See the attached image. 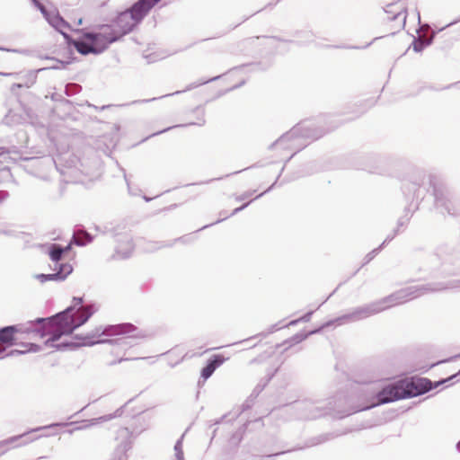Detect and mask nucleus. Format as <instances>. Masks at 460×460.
Returning a JSON list of instances; mask_svg holds the SVG:
<instances>
[{"mask_svg": "<svg viewBox=\"0 0 460 460\" xmlns=\"http://www.w3.org/2000/svg\"><path fill=\"white\" fill-rule=\"evenodd\" d=\"M56 148L55 154L46 155L44 152L34 151L36 146H32L30 152H13L14 156H10L12 161L17 163L24 161L31 163L32 168L48 170L51 167L64 176L66 182H78V162L82 146H52Z\"/></svg>", "mask_w": 460, "mask_h": 460, "instance_id": "f257e3e1", "label": "nucleus"}, {"mask_svg": "<svg viewBox=\"0 0 460 460\" xmlns=\"http://www.w3.org/2000/svg\"><path fill=\"white\" fill-rule=\"evenodd\" d=\"M137 331L131 323L100 325L85 334H74V340L78 348L107 343L127 349L135 344L137 339L143 337L137 333Z\"/></svg>", "mask_w": 460, "mask_h": 460, "instance_id": "f03ea898", "label": "nucleus"}, {"mask_svg": "<svg viewBox=\"0 0 460 460\" xmlns=\"http://www.w3.org/2000/svg\"><path fill=\"white\" fill-rule=\"evenodd\" d=\"M352 393L357 394L358 398H364L365 401L360 404L349 403L347 411L338 412L337 416L340 420L357 412L405 399L401 386V379L387 382L382 385L378 390L370 389L368 385H365L353 389Z\"/></svg>", "mask_w": 460, "mask_h": 460, "instance_id": "7ed1b4c3", "label": "nucleus"}, {"mask_svg": "<svg viewBox=\"0 0 460 460\" xmlns=\"http://www.w3.org/2000/svg\"><path fill=\"white\" fill-rule=\"evenodd\" d=\"M425 177V172L417 169L402 182V191L410 203L404 208V215L397 220L396 228H398V232H400L401 227L408 225L414 212L419 210L420 204L425 196V194L420 193V187L424 184Z\"/></svg>", "mask_w": 460, "mask_h": 460, "instance_id": "20e7f679", "label": "nucleus"}, {"mask_svg": "<svg viewBox=\"0 0 460 460\" xmlns=\"http://www.w3.org/2000/svg\"><path fill=\"white\" fill-rule=\"evenodd\" d=\"M80 162H78L79 177L85 176L90 181L101 177L103 172L102 156L111 157L112 149L110 146H82ZM79 181H82L79 178Z\"/></svg>", "mask_w": 460, "mask_h": 460, "instance_id": "39448f33", "label": "nucleus"}, {"mask_svg": "<svg viewBox=\"0 0 460 460\" xmlns=\"http://www.w3.org/2000/svg\"><path fill=\"white\" fill-rule=\"evenodd\" d=\"M429 260L433 277H447L460 272V251L453 245H439Z\"/></svg>", "mask_w": 460, "mask_h": 460, "instance_id": "423d86ee", "label": "nucleus"}, {"mask_svg": "<svg viewBox=\"0 0 460 460\" xmlns=\"http://www.w3.org/2000/svg\"><path fill=\"white\" fill-rule=\"evenodd\" d=\"M151 8L149 0H139L130 10L119 13L111 24L106 25L111 29L112 36L118 40L130 32Z\"/></svg>", "mask_w": 460, "mask_h": 460, "instance_id": "0eeeda50", "label": "nucleus"}, {"mask_svg": "<svg viewBox=\"0 0 460 460\" xmlns=\"http://www.w3.org/2000/svg\"><path fill=\"white\" fill-rule=\"evenodd\" d=\"M114 41H116V38L112 36L111 29L107 25H102L98 32L84 33L81 40L74 41V46L83 55L99 54Z\"/></svg>", "mask_w": 460, "mask_h": 460, "instance_id": "6e6552de", "label": "nucleus"}, {"mask_svg": "<svg viewBox=\"0 0 460 460\" xmlns=\"http://www.w3.org/2000/svg\"><path fill=\"white\" fill-rule=\"evenodd\" d=\"M342 397L345 398L343 393H338L335 396V402L333 406H319L316 405L314 402H311L309 400L305 401H298L294 402V408L296 411L299 413L300 418L305 419V420H315L317 418H320L322 416H324L328 413L329 410H333L335 411V417L340 419L337 414L339 411L342 412L349 409V405L350 402V396L346 399V402L348 403V407L340 410L337 405V401L341 400ZM329 405L332 404L330 402L328 403Z\"/></svg>", "mask_w": 460, "mask_h": 460, "instance_id": "1a4fd4ad", "label": "nucleus"}, {"mask_svg": "<svg viewBox=\"0 0 460 460\" xmlns=\"http://www.w3.org/2000/svg\"><path fill=\"white\" fill-rule=\"evenodd\" d=\"M405 302H407L405 295L403 289L401 288L380 300L355 307L354 310L358 321H361L379 314L393 305H401Z\"/></svg>", "mask_w": 460, "mask_h": 460, "instance_id": "9d476101", "label": "nucleus"}, {"mask_svg": "<svg viewBox=\"0 0 460 460\" xmlns=\"http://www.w3.org/2000/svg\"><path fill=\"white\" fill-rule=\"evenodd\" d=\"M460 288V279L447 282H432L403 288L406 301L418 298L429 293L440 292L447 289Z\"/></svg>", "mask_w": 460, "mask_h": 460, "instance_id": "9b49d317", "label": "nucleus"}, {"mask_svg": "<svg viewBox=\"0 0 460 460\" xmlns=\"http://www.w3.org/2000/svg\"><path fill=\"white\" fill-rule=\"evenodd\" d=\"M401 386L405 395V399L417 397L437 388L434 381L428 377L410 376L401 379Z\"/></svg>", "mask_w": 460, "mask_h": 460, "instance_id": "f8f14e48", "label": "nucleus"}, {"mask_svg": "<svg viewBox=\"0 0 460 460\" xmlns=\"http://www.w3.org/2000/svg\"><path fill=\"white\" fill-rule=\"evenodd\" d=\"M65 425L66 424H62V423H52V424L45 425V426H39L36 428L29 429L28 430H26L25 432H23L22 434L12 436L4 440H1L0 441V456L2 455H4L8 450V447H18L26 446L29 443L33 442L34 440L40 438V436L30 437V435L32 433H35V432H38V431H40L43 429H48L52 427L65 426Z\"/></svg>", "mask_w": 460, "mask_h": 460, "instance_id": "ddd939ff", "label": "nucleus"}, {"mask_svg": "<svg viewBox=\"0 0 460 460\" xmlns=\"http://www.w3.org/2000/svg\"><path fill=\"white\" fill-rule=\"evenodd\" d=\"M124 227L119 226L117 232L114 234V241L117 245L115 247V253L112 259L119 258L122 260L128 259L135 249L133 236L128 231H122Z\"/></svg>", "mask_w": 460, "mask_h": 460, "instance_id": "4468645a", "label": "nucleus"}, {"mask_svg": "<svg viewBox=\"0 0 460 460\" xmlns=\"http://www.w3.org/2000/svg\"><path fill=\"white\" fill-rule=\"evenodd\" d=\"M143 413L144 411L134 416L131 429L128 427L120 428L118 430L117 439L126 440L128 438L132 446L134 439L149 427V420Z\"/></svg>", "mask_w": 460, "mask_h": 460, "instance_id": "2eb2a0df", "label": "nucleus"}, {"mask_svg": "<svg viewBox=\"0 0 460 460\" xmlns=\"http://www.w3.org/2000/svg\"><path fill=\"white\" fill-rule=\"evenodd\" d=\"M355 322H358V319L357 314L353 308L352 310H350L341 315H339L335 318H332V319L323 322L319 326L314 328L311 331H305V334H308V338H309L311 335L321 333L326 329H329L332 327L334 328L337 326H341V325L350 323H355Z\"/></svg>", "mask_w": 460, "mask_h": 460, "instance_id": "dca6fc26", "label": "nucleus"}, {"mask_svg": "<svg viewBox=\"0 0 460 460\" xmlns=\"http://www.w3.org/2000/svg\"><path fill=\"white\" fill-rule=\"evenodd\" d=\"M274 375H275V373L267 375V376L265 378L261 379L257 384V385L252 391L251 394L247 397V399L240 406V409H239L238 412L235 414L234 418H237L243 412L250 410L253 406L255 400L260 395V394L265 389V387L268 385V384L271 381Z\"/></svg>", "mask_w": 460, "mask_h": 460, "instance_id": "f3484780", "label": "nucleus"}, {"mask_svg": "<svg viewBox=\"0 0 460 460\" xmlns=\"http://www.w3.org/2000/svg\"><path fill=\"white\" fill-rule=\"evenodd\" d=\"M56 314L59 316L52 319L51 326L65 329L66 334H73L74 332L77 330L76 323L74 321L70 308H66Z\"/></svg>", "mask_w": 460, "mask_h": 460, "instance_id": "a211bd4d", "label": "nucleus"}, {"mask_svg": "<svg viewBox=\"0 0 460 460\" xmlns=\"http://www.w3.org/2000/svg\"><path fill=\"white\" fill-rule=\"evenodd\" d=\"M135 398L136 397H133V398L129 399L128 402H126L122 406L118 408L112 413H109V414H105V415H102V416H100V417H97V418H93V419H90V420H83L81 422L82 424L80 426L75 428V430L85 429H88V428H90L92 426H94V425H97V424H100V423H102V422H105V421H109V420H113L115 418L122 416V414L124 412L125 407L127 405H128L129 403H131L135 400Z\"/></svg>", "mask_w": 460, "mask_h": 460, "instance_id": "6ab92c4d", "label": "nucleus"}, {"mask_svg": "<svg viewBox=\"0 0 460 460\" xmlns=\"http://www.w3.org/2000/svg\"><path fill=\"white\" fill-rule=\"evenodd\" d=\"M347 432H342V433H339V432H327V433H323V434H320L318 436H315V437H313V438H308L305 445L304 446H300V447H296L295 448H292V449H288V450H286V451H282V452H279V453H276L274 454V456H280V455H283L285 453H289V452H292V451H295V450H302V449H305V448H307V447H314V446H318V445H321V444H323L327 441H330L333 438H336L338 437H340L341 435H343V434H346Z\"/></svg>", "mask_w": 460, "mask_h": 460, "instance_id": "aec40b11", "label": "nucleus"}, {"mask_svg": "<svg viewBox=\"0 0 460 460\" xmlns=\"http://www.w3.org/2000/svg\"><path fill=\"white\" fill-rule=\"evenodd\" d=\"M283 170H284V168L281 169L280 172H282ZM280 174L281 173H279L278 175L277 179L275 180V181L270 186H269L264 191H262L260 194H258L254 199H251V200L242 204L240 207L235 208L228 216H225L224 217L218 218L217 220H216L213 223H210V224L203 226L202 227L198 229V231H201V230L208 228V227H210V226H212L214 225L219 224V223L225 221L226 219L229 218L230 217H233V216L240 213L241 211L244 210L253 200L259 199L261 197H263L265 194L270 192L275 188V186L277 184V181H278L279 178L280 177Z\"/></svg>", "mask_w": 460, "mask_h": 460, "instance_id": "412c9836", "label": "nucleus"}, {"mask_svg": "<svg viewBox=\"0 0 460 460\" xmlns=\"http://www.w3.org/2000/svg\"><path fill=\"white\" fill-rule=\"evenodd\" d=\"M75 232L78 237H73V243L77 247H84L92 243L94 240V235L89 233L82 225L75 226Z\"/></svg>", "mask_w": 460, "mask_h": 460, "instance_id": "4be33fe9", "label": "nucleus"}, {"mask_svg": "<svg viewBox=\"0 0 460 460\" xmlns=\"http://www.w3.org/2000/svg\"><path fill=\"white\" fill-rule=\"evenodd\" d=\"M16 326L6 325L0 327V343L13 346L16 342Z\"/></svg>", "mask_w": 460, "mask_h": 460, "instance_id": "5701e85b", "label": "nucleus"}, {"mask_svg": "<svg viewBox=\"0 0 460 460\" xmlns=\"http://www.w3.org/2000/svg\"><path fill=\"white\" fill-rule=\"evenodd\" d=\"M308 338V334H305V331H300L291 336L290 338L285 340L281 343L276 344L275 348L278 349L280 347L285 346L284 349L282 350V353L287 351L291 347L297 345L301 343L302 341H305Z\"/></svg>", "mask_w": 460, "mask_h": 460, "instance_id": "b1692460", "label": "nucleus"}, {"mask_svg": "<svg viewBox=\"0 0 460 460\" xmlns=\"http://www.w3.org/2000/svg\"><path fill=\"white\" fill-rule=\"evenodd\" d=\"M190 237L189 235H182L181 237L175 238L173 241L170 242H150V248H146L147 252H153L155 251H157L159 249L164 248V247H172L175 243L181 242L183 243H187L190 242Z\"/></svg>", "mask_w": 460, "mask_h": 460, "instance_id": "393cba45", "label": "nucleus"}, {"mask_svg": "<svg viewBox=\"0 0 460 460\" xmlns=\"http://www.w3.org/2000/svg\"><path fill=\"white\" fill-rule=\"evenodd\" d=\"M131 449L130 439L120 440L116 447L113 456L111 460H128L127 453Z\"/></svg>", "mask_w": 460, "mask_h": 460, "instance_id": "a878e982", "label": "nucleus"}, {"mask_svg": "<svg viewBox=\"0 0 460 460\" xmlns=\"http://www.w3.org/2000/svg\"><path fill=\"white\" fill-rule=\"evenodd\" d=\"M85 314L76 322L77 329L85 324L89 319L99 310V305L95 302H90L84 308Z\"/></svg>", "mask_w": 460, "mask_h": 460, "instance_id": "bb28decb", "label": "nucleus"}, {"mask_svg": "<svg viewBox=\"0 0 460 460\" xmlns=\"http://www.w3.org/2000/svg\"><path fill=\"white\" fill-rule=\"evenodd\" d=\"M71 334H66L65 332V329L58 328V330L51 332L49 333L48 339L44 341V346L48 348H55V346L58 343V341L62 338V336H70Z\"/></svg>", "mask_w": 460, "mask_h": 460, "instance_id": "cd10ccee", "label": "nucleus"}, {"mask_svg": "<svg viewBox=\"0 0 460 460\" xmlns=\"http://www.w3.org/2000/svg\"><path fill=\"white\" fill-rule=\"evenodd\" d=\"M61 244L49 243L47 246V253L53 263H58L63 259Z\"/></svg>", "mask_w": 460, "mask_h": 460, "instance_id": "c85d7f7f", "label": "nucleus"}, {"mask_svg": "<svg viewBox=\"0 0 460 460\" xmlns=\"http://www.w3.org/2000/svg\"><path fill=\"white\" fill-rule=\"evenodd\" d=\"M49 23L62 34H66L70 29V24L59 15H53L49 18Z\"/></svg>", "mask_w": 460, "mask_h": 460, "instance_id": "c756f323", "label": "nucleus"}, {"mask_svg": "<svg viewBox=\"0 0 460 460\" xmlns=\"http://www.w3.org/2000/svg\"><path fill=\"white\" fill-rule=\"evenodd\" d=\"M115 164L118 166V168L119 169V171L122 172L124 181L128 187V194L131 196H138L141 192V190L137 186H135V187L131 186L130 180H129L130 176H128L127 174L126 170L119 164V162L117 160H115Z\"/></svg>", "mask_w": 460, "mask_h": 460, "instance_id": "7c9ffc66", "label": "nucleus"}, {"mask_svg": "<svg viewBox=\"0 0 460 460\" xmlns=\"http://www.w3.org/2000/svg\"><path fill=\"white\" fill-rule=\"evenodd\" d=\"M54 349L58 351L75 350L78 349V345H76L73 335L70 340H64L58 342Z\"/></svg>", "mask_w": 460, "mask_h": 460, "instance_id": "2f4dec72", "label": "nucleus"}, {"mask_svg": "<svg viewBox=\"0 0 460 460\" xmlns=\"http://www.w3.org/2000/svg\"><path fill=\"white\" fill-rule=\"evenodd\" d=\"M13 152H17L16 150H13L11 148H6L4 146H0V157L7 155V157L11 159L10 156H14ZM9 197V192L7 190L0 191V204L5 200Z\"/></svg>", "mask_w": 460, "mask_h": 460, "instance_id": "473e14b6", "label": "nucleus"}, {"mask_svg": "<svg viewBox=\"0 0 460 460\" xmlns=\"http://www.w3.org/2000/svg\"><path fill=\"white\" fill-rule=\"evenodd\" d=\"M254 166H255V164H253L252 166H248V167H246L244 169H242V170H238V171L227 173V174H226L224 176L209 179V180H207V181H199V182L188 183V184L183 185V187H189V186H193V185H200V184H208V183H210L212 181H221V180H223L225 178H227V177L231 176V175L238 174V173L242 172L243 171L248 170V169L252 168Z\"/></svg>", "mask_w": 460, "mask_h": 460, "instance_id": "72a5a7b5", "label": "nucleus"}, {"mask_svg": "<svg viewBox=\"0 0 460 460\" xmlns=\"http://www.w3.org/2000/svg\"><path fill=\"white\" fill-rule=\"evenodd\" d=\"M0 234H4L12 237H23L28 235L24 232H16L10 228V225L8 223H0Z\"/></svg>", "mask_w": 460, "mask_h": 460, "instance_id": "f704fd0d", "label": "nucleus"}, {"mask_svg": "<svg viewBox=\"0 0 460 460\" xmlns=\"http://www.w3.org/2000/svg\"><path fill=\"white\" fill-rule=\"evenodd\" d=\"M459 358H460V353L457 355H455V356H451L447 358H444V359L438 360L437 362L431 363L429 365L422 366V367H419L418 370H420V373L424 374V373H427L429 370H430L431 368H433L436 366H438L443 363L452 362Z\"/></svg>", "mask_w": 460, "mask_h": 460, "instance_id": "c9c22d12", "label": "nucleus"}, {"mask_svg": "<svg viewBox=\"0 0 460 460\" xmlns=\"http://www.w3.org/2000/svg\"><path fill=\"white\" fill-rule=\"evenodd\" d=\"M227 358L223 354H213L207 359V363L209 364L214 370H217L219 367H221Z\"/></svg>", "mask_w": 460, "mask_h": 460, "instance_id": "e433bc0d", "label": "nucleus"}, {"mask_svg": "<svg viewBox=\"0 0 460 460\" xmlns=\"http://www.w3.org/2000/svg\"><path fill=\"white\" fill-rule=\"evenodd\" d=\"M214 368L208 364L207 362L200 369V375L199 379L198 381V385H201V384H204L215 372Z\"/></svg>", "mask_w": 460, "mask_h": 460, "instance_id": "4c0bfd02", "label": "nucleus"}, {"mask_svg": "<svg viewBox=\"0 0 460 460\" xmlns=\"http://www.w3.org/2000/svg\"><path fill=\"white\" fill-rule=\"evenodd\" d=\"M55 272L68 273V276L73 272V267L68 262H62L59 261L58 263H53L51 268Z\"/></svg>", "mask_w": 460, "mask_h": 460, "instance_id": "58836bf2", "label": "nucleus"}, {"mask_svg": "<svg viewBox=\"0 0 460 460\" xmlns=\"http://www.w3.org/2000/svg\"><path fill=\"white\" fill-rule=\"evenodd\" d=\"M119 226H111V225H105L103 226H98V225H94L93 226V228L95 231L102 234H106V235H110L111 237H114V234L117 232L118 228H119Z\"/></svg>", "mask_w": 460, "mask_h": 460, "instance_id": "ea45409f", "label": "nucleus"}, {"mask_svg": "<svg viewBox=\"0 0 460 460\" xmlns=\"http://www.w3.org/2000/svg\"><path fill=\"white\" fill-rule=\"evenodd\" d=\"M394 11H397V13L392 17H388V19L394 20L398 19L399 17H402L403 21L406 19V12L403 11L402 7H397L395 4H390L387 6V9L385 10L387 13H392Z\"/></svg>", "mask_w": 460, "mask_h": 460, "instance_id": "a19ab883", "label": "nucleus"}, {"mask_svg": "<svg viewBox=\"0 0 460 460\" xmlns=\"http://www.w3.org/2000/svg\"><path fill=\"white\" fill-rule=\"evenodd\" d=\"M384 249V243H381L378 247L373 249L371 252H369L363 259V262L360 269L367 264L370 263L371 261L374 260V258Z\"/></svg>", "mask_w": 460, "mask_h": 460, "instance_id": "79ce46f5", "label": "nucleus"}, {"mask_svg": "<svg viewBox=\"0 0 460 460\" xmlns=\"http://www.w3.org/2000/svg\"><path fill=\"white\" fill-rule=\"evenodd\" d=\"M459 380H460V369L456 373H455L446 378H440L438 381H434V384H436L437 388H438L442 385H446L447 383H451V382H455V381L457 382Z\"/></svg>", "mask_w": 460, "mask_h": 460, "instance_id": "37998d69", "label": "nucleus"}, {"mask_svg": "<svg viewBox=\"0 0 460 460\" xmlns=\"http://www.w3.org/2000/svg\"><path fill=\"white\" fill-rule=\"evenodd\" d=\"M19 346L25 348L24 352H26V354L40 352L42 349L40 344L34 342H21Z\"/></svg>", "mask_w": 460, "mask_h": 460, "instance_id": "c03bdc74", "label": "nucleus"}, {"mask_svg": "<svg viewBox=\"0 0 460 460\" xmlns=\"http://www.w3.org/2000/svg\"><path fill=\"white\" fill-rule=\"evenodd\" d=\"M68 277V273H60V272H53L47 274V282L48 281H56L62 282L66 279Z\"/></svg>", "mask_w": 460, "mask_h": 460, "instance_id": "a18cd8bd", "label": "nucleus"}, {"mask_svg": "<svg viewBox=\"0 0 460 460\" xmlns=\"http://www.w3.org/2000/svg\"><path fill=\"white\" fill-rule=\"evenodd\" d=\"M84 304V297L82 296H73L72 303L66 308H70V312H74L78 310Z\"/></svg>", "mask_w": 460, "mask_h": 460, "instance_id": "49530a36", "label": "nucleus"}, {"mask_svg": "<svg viewBox=\"0 0 460 460\" xmlns=\"http://www.w3.org/2000/svg\"><path fill=\"white\" fill-rule=\"evenodd\" d=\"M0 351L3 352L2 359L7 357H16L26 354L24 352V349H13L9 350L8 352L5 351V349H0Z\"/></svg>", "mask_w": 460, "mask_h": 460, "instance_id": "de8ad7c7", "label": "nucleus"}, {"mask_svg": "<svg viewBox=\"0 0 460 460\" xmlns=\"http://www.w3.org/2000/svg\"><path fill=\"white\" fill-rule=\"evenodd\" d=\"M58 316H59V315L58 314H53V315H50V316H48V317H37L33 321H29L28 323L31 325L33 323L42 324L44 323H48L49 325H51L52 319L56 318Z\"/></svg>", "mask_w": 460, "mask_h": 460, "instance_id": "09e8293b", "label": "nucleus"}, {"mask_svg": "<svg viewBox=\"0 0 460 460\" xmlns=\"http://www.w3.org/2000/svg\"><path fill=\"white\" fill-rule=\"evenodd\" d=\"M146 358H146V357H140V358H134L133 359H135V360H138V359L144 360V359H146ZM131 359L132 358H129L120 357L118 359H115V360H112V361L107 363V365L108 366H114V365H117V364L121 363L123 361H128V360H131Z\"/></svg>", "mask_w": 460, "mask_h": 460, "instance_id": "8fccbe9b", "label": "nucleus"}, {"mask_svg": "<svg viewBox=\"0 0 460 460\" xmlns=\"http://www.w3.org/2000/svg\"><path fill=\"white\" fill-rule=\"evenodd\" d=\"M255 192H256L255 190H247V191H245V192H243V193H242L240 195H235L234 196V199L237 202L243 201V200L250 198Z\"/></svg>", "mask_w": 460, "mask_h": 460, "instance_id": "3c124183", "label": "nucleus"}, {"mask_svg": "<svg viewBox=\"0 0 460 460\" xmlns=\"http://www.w3.org/2000/svg\"><path fill=\"white\" fill-rule=\"evenodd\" d=\"M270 334L268 333V331L266 330V331L261 332H259V333H257V334H255L253 336H251V337H249L247 339H244L241 342H247V341H249L251 340H253V339H256V338L264 339V338H266Z\"/></svg>", "mask_w": 460, "mask_h": 460, "instance_id": "603ef678", "label": "nucleus"}, {"mask_svg": "<svg viewBox=\"0 0 460 460\" xmlns=\"http://www.w3.org/2000/svg\"><path fill=\"white\" fill-rule=\"evenodd\" d=\"M12 326H16L17 333H24V334L31 333L30 329H31V327H26L25 325L21 324V323H19V324H12Z\"/></svg>", "mask_w": 460, "mask_h": 460, "instance_id": "864d4df0", "label": "nucleus"}, {"mask_svg": "<svg viewBox=\"0 0 460 460\" xmlns=\"http://www.w3.org/2000/svg\"><path fill=\"white\" fill-rule=\"evenodd\" d=\"M183 438L184 433L176 440L173 447L174 451H183Z\"/></svg>", "mask_w": 460, "mask_h": 460, "instance_id": "5fc2aeb1", "label": "nucleus"}, {"mask_svg": "<svg viewBox=\"0 0 460 460\" xmlns=\"http://www.w3.org/2000/svg\"><path fill=\"white\" fill-rule=\"evenodd\" d=\"M399 234L398 232V228H395L394 229L393 233L392 234H389L385 239L383 241L382 243H384V248L385 247L386 244H388L392 240H394V238Z\"/></svg>", "mask_w": 460, "mask_h": 460, "instance_id": "6e6d98bb", "label": "nucleus"}, {"mask_svg": "<svg viewBox=\"0 0 460 460\" xmlns=\"http://www.w3.org/2000/svg\"><path fill=\"white\" fill-rule=\"evenodd\" d=\"M424 45H425V43L423 40H414L412 43V49L414 51L420 52L423 49Z\"/></svg>", "mask_w": 460, "mask_h": 460, "instance_id": "4d7b16f0", "label": "nucleus"}, {"mask_svg": "<svg viewBox=\"0 0 460 460\" xmlns=\"http://www.w3.org/2000/svg\"><path fill=\"white\" fill-rule=\"evenodd\" d=\"M30 331H31V333H34V334L38 335L40 338H41V339L45 338L49 334L47 332L43 331L40 328H33V327H31V329H30Z\"/></svg>", "mask_w": 460, "mask_h": 460, "instance_id": "13d9d810", "label": "nucleus"}, {"mask_svg": "<svg viewBox=\"0 0 460 460\" xmlns=\"http://www.w3.org/2000/svg\"><path fill=\"white\" fill-rule=\"evenodd\" d=\"M314 310H309L306 313H305L303 315H301L299 317L300 322L301 323H307V322H309L311 320L313 314H314Z\"/></svg>", "mask_w": 460, "mask_h": 460, "instance_id": "bf43d9fd", "label": "nucleus"}, {"mask_svg": "<svg viewBox=\"0 0 460 460\" xmlns=\"http://www.w3.org/2000/svg\"><path fill=\"white\" fill-rule=\"evenodd\" d=\"M279 323H274V324H271L268 329V333L269 334H272L274 332H276L277 331L280 330L282 327H280L279 325Z\"/></svg>", "mask_w": 460, "mask_h": 460, "instance_id": "052dcab7", "label": "nucleus"}, {"mask_svg": "<svg viewBox=\"0 0 460 460\" xmlns=\"http://www.w3.org/2000/svg\"><path fill=\"white\" fill-rule=\"evenodd\" d=\"M72 244H74L73 243V240L69 243L65 245V246L61 245V249L63 250L62 251V255L63 256L67 254L72 250Z\"/></svg>", "mask_w": 460, "mask_h": 460, "instance_id": "680f3d73", "label": "nucleus"}, {"mask_svg": "<svg viewBox=\"0 0 460 460\" xmlns=\"http://www.w3.org/2000/svg\"><path fill=\"white\" fill-rule=\"evenodd\" d=\"M342 285V283H340L338 287L317 306L316 309H319L324 303H326L338 290V288Z\"/></svg>", "mask_w": 460, "mask_h": 460, "instance_id": "e2e57ef3", "label": "nucleus"}, {"mask_svg": "<svg viewBox=\"0 0 460 460\" xmlns=\"http://www.w3.org/2000/svg\"><path fill=\"white\" fill-rule=\"evenodd\" d=\"M35 279H38L40 283H45V282H47V274L46 273L36 274Z\"/></svg>", "mask_w": 460, "mask_h": 460, "instance_id": "0e129e2a", "label": "nucleus"}, {"mask_svg": "<svg viewBox=\"0 0 460 460\" xmlns=\"http://www.w3.org/2000/svg\"><path fill=\"white\" fill-rule=\"evenodd\" d=\"M72 22L74 23V25L79 26L83 23V18L75 14V17L72 18Z\"/></svg>", "mask_w": 460, "mask_h": 460, "instance_id": "69168bd1", "label": "nucleus"}, {"mask_svg": "<svg viewBox=\"0 0 460 460\" xmlns=\"http://www.w3.org/2000/svg\"><path fill=\"white\" fill-rule=\"evenodd\" d=\"M176 460H185L183 451H174Z\"/></svg>", "mask_w": 460, "mask_h": 460, "instance_id": "338daca9", "label": "nucleus"}, {"mask_svg": "<svg viewBox=\"0 0 460 460\" xmlns=\"http://www.w3.org/2000/svg\"><path fill=\"white\" fill-rule=\"evenodd\" d=\"M298 323H301L299 318H297V319H294V320H291V321H290L288 324H286L284 327L295 326V325H296Z\"/></svg>", "mask_w": 460, "mask_h": 460, "instance_id": "774afa93", "label": "nucleus"}]
</instances>
